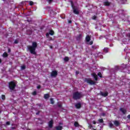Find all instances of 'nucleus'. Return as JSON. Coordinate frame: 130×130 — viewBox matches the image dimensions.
<instances>
[{
  "mask_svg": "<svg viewBox=\"0 0 130 130\" xmlns=\"http://www.w3.org/2000/svg\"><path fill=\"white\" fill-rule=\"evenodd\" d=\"M38 46V44L36 42H32L31 45L27 46V48L28 51L31 53V54H34V55H36V48Z\"/></svg>",
  "mask_w": 130,
  "mask_h": 130,
  "instance_id": "f257e3e1",
  "label": "nucleus"
},
{
  "mask_svg": "<svg viewBox=\"0 0 130 130\" xmlns=\"http://www.w3.org/2000/svg\"><path fill=\"white\" fill-rule=\"evenodd\" d=\"M16 86L17 84H16L14 81H11L9 82V88L10 91H14L15 89H16Z\"/></svg>",
  "mask_w": 130,
  "mask_h": 130,
  "instance_id": "f03ea898",
  "label": "nucleus"
},
{
  "mask_svg": "<svg viewBox=\"0 0 130 130\" xmlns=\"http://www.w3.org/2000/svg\"><path fill=\"white\" fill-rule=\"evenodd\" d=\"M73 98L74 100H79L82 98V94L79 91L75 92L73 93Z\"/></svg>",
  "mask_w": 130,
  "mask_h": 130,
  "instance_id": "7ed1b4c3",
  "label": "nucleus"
},
{
  "mask_svg": "<svg viewBox=\"0 0 130 130\" xmlns=\"http://www.w3.org/2000/svg\"><path fill=\"white\" fill-rule=\"evenodd\" d=\"M70 3L71 4V7L73 10V13L75 15H79V14H80V12L76 9H75V6H74V2H73V1H70Z\"/></svg>",
  "mask_w": 130,
  "mask_h": 130,
  "instance_id": "20e7f679",
  "label": "nucleus"
},
{
  "mask_svg": "<svg viewBox=\"0 0 130 130\" xmlns=\"http://www.w3.org/2000/svg\"><path fill=\"white\" fill-rule=\"evenodd\" d=\"M85 82L89 84L90 85H96V82L91 80V78H85Z\"/></svg>",
  "mask_w": 130,
  "mask_h": 130,
  "instance_id": "39448f33",
  "label": "nucleus"
},
{
  "mask_svg": "<svg viewBox=\"0 0 130 130\" xmlns=\"http://www.w3.org/2000/svg\"><path fill=\"white\" fill-rule=\"evenodd\" d=\"M48 126L50 128H52L53 127V120H51L48 122Z\"/></svg>",
  "mask_w": 130,
  "mask_h": 130,
  "instance_id": "423d86ee",
  "label": "nucleus"
},
{
  "mask_svg": "<svg viewBox=\"0 0 130 130\" xmlns=\"http://www.w3.org/2000/svg\"><path fill=\"white\" fill-rule=\"evenodd\" d=\"M51 76L52 77H54V78H55L56 76H57V71H53L51 73Z\"/></svg>",
  "mask_w": 130,
  "mask_h": 130,
  "instance_id": "0eeeda50",
  "label": "nucleus"
},
{
  "mask_svg": "<svg viewBox=\"0 0 130 130\" xmlns=\"http://www.w3.org/2000/svg\"><path fill=\"white\" fill-rule=\"evenodd\" d=\"M100 95H101V96H103V97H107V96H108V92H103L102 91H101Z\"/></svg>",
  "mask_w": 130,
  "mask_h": 130,
  "instance_id": "6e6552de",
  "label": "nucleus"
},
{
  "mask_svg": "<svg viewBox=\"0 0 130 130\" xmlns=\"http://www.w3.org/2000/svg\"><path fill=\"white\" fill-rule=\"evenodd\" d=\"M91 75L92 77L94 78L95 81H98V76H97V74H96V73H93Z\"/></svg>",
  "mask_w": 130,
  "mask_h": 130,
  "instance_id": "1a4fd4ad",
  "label": "nucleus"
},
{
  "mask_svg": "<svg viewBox=\"0 0 130 130\" xmlns=\"http://www.w3.org/2000/svg\"><path fill=\"white\" fill-rule=\"evenodd\" d=\"M75 107L77 109H80L82 107V104L78 103L75 105Z\"/></svg>",
  "mask_w": 130,
  "mask_h": 130,
  "instance_id": "9d476101",
  "label": "nucleus"
},
{
  "mask_svg": "<svg viewBox=\"0 0 130 130\" xmlns=\"http://www.w3.org/2000/svg\"><path fill=\"white\" fill-rule=\"evenodd\" d=\"M111 4V3L108 2V1H106L104 2V6L109 7L110 5Z\"/></svg>",
  "mask_w": 130,
  "mask_h": 130,
  "instance_id": "9b49d317",
  "label": "nucleus"
},
{
  "mask_svg": "<svg viewBox=\"0 0 130 130\" xmlns=\"http://www.w3.org/2000/svg\"><path fill=\"white\" fill-rule=\"evenodd\" d=\"M120 111H121L123 114L126 113V110L124 109L123 108H120Z\"/></svg>",
  "mask_w": 130,
  "mask_h": 130,
  "instance_id": "f8f14e48",
  "label": "nucleus"
},
{
  "mask_svg": "<svg viewBox=\"0 0 130 130\" xmlns=\"http://www.w3.org/2000/svg\"><path fill=\"white\" fill-rule=\"evenodd\" d=\"M85 40L86 42H89L90 40H91V37L89 35H87L85 38Z\"/></svg>",
  "mask_w": 130,
  "mask_h": 130,
  "instance_id": "ddd939ff",
  "label": "nucleus"
},
{
  "mask_svg": "<svg viewBox=\"0 0 130 130\" xmlns=\"http://www.w3.org/2000/svg\"><path fill=\"white\" fill-rule=\"evenodd\" d=\"M114 124L115 125V126H119V125L120 124L119 122L117 120H115L114 121Z\"/></svg>",
  "mask_w": 130,
  "mask_h": 130,
  "instance_id": "4468645a",
  "label": "nucleus"
},
{
  "mask_svg": "<svg viewBox=\"0 0 130 130\" xmlns=\"http://www.w3.org/2000/svg\"><path fill=\"white\" fill-rule=\"evenodd\" d=\"M56 130H61L62 129V126L60 125H58L55 127Z\"/></svg>",
  "mask_w": 130,
  "mask_h": 130,
  "instance_id": "2eb2a0df",
  "label": "nucleus"
},
{
  "mask_svg": "<svg viewBox=\"0 0 130 130\" xmlns=\"http://www.w3.org/2000/svg\"><path fill=\"white\" fill-rule=\"evenodd\" d=\"M49 34L50 35H51V36L54 35V31H53V30H50L49 31Z\"/></svg>",
  "mask_w": 130,
  "mask_h": 130,
  "instance_id": "dca6fc26",
  "label": "nucleus"
},
{
  "mask_svg": "<svg viewBox=\"0 0 130 130\" xmlns=\"http://www.w3.org/2000/svg\"><path fill=\"white\" fill-rule=\"evenodd\" d=\"M49 97H50V95L48 93H46L44 94V98H45V99H48Z\"/></svg>",
  "mask_w": 130,
  "mask_h": 130,
  "instance_id": "f3484780",
  "label": "nucleus"
},
{
  "mask_svg": "<svg viewBox=\"0 0 130 130\" xmlns=\"http://www.w3.org/2000/svg\"><path fill=\"white\" fill-rule=\"evenodd\" d=\"M8 53H7V52H4V53H3V57H8Z\"/></svg>",
  "mask_w": 130,
  "mask_h": 130,
  "instance_id": "a211bd4d",
  "label": "nucleus"
},
{
  "mask_svg": "<svg viewBox=\"0 0 130 130\" xmlns=\"http://www.w3.org/2000/svg\"><path fill=\"white\" fill-rule=\"evenodd\" d=\"M109 127H110V128H112V127H113V126H114L113 123H112V122H109Z\"/></svg>",
  "mask_w": 130,
  "mask_h": 130,
  "instance_id": "6ab92c4d",
  "label": "nucleus"
},
{
  "mask_svg": "<svg viewBox=\"0 0 130 130\" xmlns=\"http://www.w3.org/2000/svg\"><path fill=\"white\" fill-rule=\"evenodd\" d=\"M88 128L90 129H93V125H92V124H88Z\"/></svg>",
  "mask_w": 130,
  "mask_h": 130,
  "instance_id": "aec40b11",
  "label": "nucleus"
},
{
  "mask_svg": "<svg viewBox=\"0 0 130 130\" xmlns=\"http://www.w3.org/2000/svg\"><path fill=\"white\" fill-rule=\"evenodd\" d=\"M64 61H69V60H70V58H69V57L66 56L64 58Z\"/></svg>",
  "mask_w": 130,
  "mask_h": 130,
  "instance_id": "412c9836",
  "label": "nucleus"
},
{
  "mask_svg": "<svg viewBox=\"0 0 130 130\" xmlns=\"http://www.w3.org/2000/svg\"><path fill=\"white\" fill-rule=\"evenodd\" d=\"M98 121L100 122V123H103V122H104V120H103V119H99L98 120Z\"/></svg>",
  "mask_w": 130,
  "mask_h": 130,
  "instance_id": "4be33fe9",
  "label": "nucleus"
},
{
  "mask_svg": "<svg viewBox=\"0 0 130 130\" xmlns=\"http://www.w3.org/2000/svg\"><path fill=\"white\" fill-rule=\"evenodd\" d=\"M50 101L51 102V104H54V101H53V98H51L50 99Z\"/></svg>",
  "mask_w": 130,
  "mask_h": 130,
  "instance_id": "5701e85b",
  "label": "nucleus"
},
{
  "mask_svg": "<svg viewBox=\"0 0 130 130\" xmlns=\"http://www.w3.org/2000/svg\"><path fill=\"white\" fill-rule=\"evenodd\" d=\"M74 126H75V127H78V126H79V123H78V122H75Z\"/></svg>",
  "mask_w": 130,
  "mask_h": 130,
  "instance_id": "b1692460",
  "label": "nucleus"
},
{
  "mask_svg": "<svg viewBox=\"0 0 130 130\" xmlns=\"http://www.w3.org/2000/svg\"><path fill=\"white\" fill-rule=\"evenodd\" d=\"M104 52H105L106 53H107L108 52V48H105L104 49Z\"/></svg>",
  "mask_w": 130,
  "mask_h": 130,
  "instance_id": "393cba45",
  "label": "nucleus"
},
{
  "mask_svg": "<svg viewBox=\"0 0 130 130\" xmlns=\"http://www.w3.org/2000/svg\"><path fill=\"white\" fill-rule=\"evenodd\" d=\"M98 76H99L100 78H103L102 74L101 73V72H99L98 73Z\"/></svg>",
  "mask_w": 130,
  "mask_h": 130,
  "instance_id": "a878e982",
  "label": "nucleus"
},
{
  "mask_svg": "<svg viewBox=\"0 0 130 130\" xmlns=\"http://www.w3.org/2000/svg\"><path fill=\"white\" fill-rule=\"evenodd\" d=\"M48 40L49 41H52V40H53V39H52V37H49L48 38Z\"/></svg>",
  "mask_w": 130,
  "mask_h": 130,
  "instance_id": "bb28decb",
  "label": "nucleus"
},
{
  "mask_svg": "<svg viewBox=\"0 0 130 130\" xmlns=\"http://www.w3.org/2000/svg\"><path fill=\"white\" fill-rule=\"evenodd\" d=\"M2 100H6V95L2 94Z\"/></svg>",
  "mask_w": 130,
  "mask_h": 130,
  "instance_id": "cd10ccee",
  "label": "nucleus"
},
{
  "mask_svg": "<svg viewBox=\"0 0 130 130\" xmlns=\"http://www.w3.org/2000/svg\"><path fill=\"white\" fill-rule=\"evenodd\" d=\"M29 6H33V5H34V3L32 1H30L29 3Z\"/></svg>",
  "mask_w": 130,
  "mask_h": 130,
  "instance_id": "c85d7f7f",
  "label": "nucleus"
},
{
  "mask_svg": "<svg viewBox=\"0 0 130 130\" xmlns=\"http://www.w3.org/2000/svg\"><path fill=\"white\" fill-rule=\"evenodd\" d=\"M26 69V66L23 65L21 66V70H25Z\"/></svg>",
  "mask_w": 130,
  "mask_h": 130,
  "instance_id": "c756f323",
  "label": "nucleus"
},
{
  "mask_svg": "<svg viewBox=\"0 0 130 130\" xmlns=\"http://www.w3.org/2000/svg\"><path fill=\"white\" fill-rule=\"evenodd\" d=\"M32 94L34 95V96H35L36 95H37V92H36V91H34L32 93Z\"/></svg>",
  "mask_w": 130,
  "mask_h": 130,
  "instance_id": "7c9ffc66",
  "label": "nucleus"
},
{
  "mask_svg": "<svg viewBox=\"0 0 130 130\" xmlns=\"http://www.w3.org/2000/svg\"><path fill=\"white\" fill-rule=\"evenodd\" d=\"M92 20H96V19H97V16L94 15L93 16H92Z\"/></svg>",
  "mask_w": 130,
  "mask_h": 130,
  "instance_id": "2f4dec72",
  "label": "nucleus"
},
{
  "mask_svg": "<svg viewBox=\"0 0 130 130\" xmlns=\"http://www.w3.org/2000/svg\"><path fill=\"white\" fill-rule=\"evenodd\" d=\"M14 43V44H18V43H19V41L18 40H15Z\"/></svg>",
  "mask_w": 130,
  "mask_h": 130,
  "instance_id": "473e14b6",
  "label": "nucleus"
},
{
  "mask_svg": "<svg viewBox=\"0 0 130 130\" xmlns=\"http://www.w3.org/2000/svg\"><path fill=\"white\" fill-rule=\"evenodd\" d=\"M58 107L61 108V107H62V105L61 104H58Z\"/></svg>",
  "mask_w": 130,
  "mask_h": 130,
  "instance_id": "72a5a7b5",
  "label": "nucleus"
},
{
  "mask_svg": "<svg viewBox=\"0 0 130 130\" xmlns=\"http://www.w3.org/2000/svg\"><path fill=\"white\" fill-rule=\"evenodd\" d=\"M11 124V122L10 121L6 122V125H10Z\"/></svg>",
  "mask_w": 130,
  "mask_h": 130,
  "instance_id": "f704fd0d",
  "label": "nucleus"
},
{
  "mask_svg": "<svg viewBox=\"0 0 130 130\" xmlns=\"http://www.w3.org/2000/svg\"><path fill=\"white\" fill-rule=\"evenodd\" d=\"M49 33H47L46 34V37H47V38H48V37H49Z\"/></svg>",
  "mask_w": 130,
  "mask_h": 130,
  "instance_id": "c9c22d12",
  "label": "nucleus"
},
{
  "mask_svg": "<svg viewBox=\"0 0 130 130\" xmlns=\"http://www.w3.org/2000/svg\"><path fill=\"white\" fill-rule=\"evenodd\" d=\"M76 75H79L80 74V72H79V71H77L76 72Z\"/></svg>",
  "mask_w": 130,
  "mask_h": 130,
  "instance_id": "e433bc0d",
  "label": "nucleus"
},
{
  "mask_svg": "<svg viewBox=\"0 0 130 130\" xmlns=\"http://www.w3.org/2000/svg\"><path fill=\"white\" fill-rule=\"evenodd\" d=\"M40 113V111H38L37 113H36V115H39V114Z\"/></svg>",
  "mask_w": 130,
  "mask_h": 130,
  "instance_id": "4c0bfd02",
  "label": "nucleus"
},
{
  "mask_svg": "<svg viewBox=\"0 0 130 130\" xmlns=\"http://www.w3.org/2000/svg\"><path fill=\"white\" fill-rule=\"evenodd\" d=\"M41 88V86L40 85L37 86V89H40Z\"/></svg>",
  "mask_w": 130,
  "mask_h": 130,
  "instance_id": "58836bf2",
  "label": "nucleus"
},
{
  "mask_svg": "<svg viewBox=\"0 0 130 130\" xmlns=\"http://www.w3.org/2000/svg\"><path fill=\"white\" fill-rule=\"evenodd\" d=\"M92 44H93V41H91L89 42V45H92Z\"/></svg>",
  "mask_w": 130,
  "mask_h": 130,
  "instance_id": "ea45409f",
  "label": "nucleus"
},
{
  "mask_svg": "<svg viewBox=\"0 0 130 130\" xmlns=\"http://www.w3.org/2000/svg\"><path fill=\"white\" fill-rule=\"evenodd\" d=\"M92 48H93V49H96V48L95 46H92Z\"/></svg>",
  "mask_w": 130,
  "mask_h": 130,
  "instance_id": "a19ab883",
  "label": "nucleus"
},
{
  "mask_svg": "<svg viewBox=\"0 0 130 130\" xmlns=\"http://www.w3.org/2000/svg\"><path fill=\"white\" fill-rule=\"evenodd\" d=\"M11 129H16V127H11Z\"/></svg>",
  "mask_w": 130,
  "mask_h": 130,
  "instance_id": "79ce46f5",
  "label": "nucleus"
},
{
  "mask_svg": "<svg viewBox=\"0 0 130 130\" xmlns=\"http://www.w3.org/2000/svg\"><path fill=\"white\" fill-rule=\"evenodd\" d=\"M127 37H128L129 38H130V34H127Z\"/></svg>",
  "mask_w": 130,
  "mask_h": 130,
  "instance_id": "37998d69",
  "label": "nucleus"
},
{
  "mask_svg": "<svg viewBox=\"0 0 130 130\" xmlns=\"http://www.w3.org/2000/svg\"><path fill=\"white\" fill-rule=\"evenodd\" d=\"M53 0H48V2H49V4H50V3H52V1H53Z\"/></svg>",
  "mask_w": 130,
  "mask_h": 130,
  "instance_id": "c03bdc74",
  "label": "nucleus"
},
{
  "mask_svg": "<svg viewBox=\"0 0 130 130\" xmlns=\"http://www.w3.org/2000/svg\"><path fill=\"white\" fill-rule=\"evenodd\" d=\"M68 23H69V24H72V20H69V21H68Z\"/></svg>",
  "mask_w": 130,
  "mask_h": 130,
  "instance_id": "a18cd8bd",
  "label": "nucleus"
},
{
  "mask_svg": "<svg viewBox=\"0 0 130 130\" xmlns=\"http://www.w3.org/2000/svg\"><path fill=\"white\" fill-rule=\"evenodd\" d=\"M127 118H128V119H130V115H128Z\"/></svg>",
  "mask_w": 130,
  "mask_h": 130,
  "instance_id": "49530a36",
  "label": "nucleus"
},
{
  "mask_svg": "<svg viewBox=\"0 0 130 130\" xmlns=\"http://www.w3.org/2000/svg\"><path fill=\"white\" fill-rule=\"evenodd\" d=\"M115 69H116V70H118V66H116L115 67Z\"/></svg>",
  "mask_w": 130,
  "mask_h": 130,
  "instance_id": "de8ad7c7",
  "label": "nucleus"
},
{
  "mask_svg": "<svg viewBox=\"0 0 130 130\" xmlns=\"http://www.w3.org/2000/svg\"><path fill=\"white\" fill-rule=\"evenodd\" d=\"M93 124H96V121H93Z\"/></svg>",
  "mask_w": 130,
  "mask_h": 130,
  "instance_id": "09e8293b",
  "label": "nucleus"
},
{
  "mask_svg": "<svg viewBox=\"0 0 130 130\" xmlns=\"http://www.w3.org/2000/svg\"><path fill=\"white\" fill-rule=\"evenodd\" d=\"M50 48L52 49V48H53V47H52V46H50Z\"/></svg>",
  "mask_w": 130,
  "mask_h": 130,
  "instance_id": "8fccbe9b",
  "label": "nucleus"
},
{
  "mask_svg": "<svg viewBox=\"0 0 130 130\" xmlns=\"http://www.w3.org/2000/svg\"><path fill=\"white\" fill-rule=\"evenodd\" d=\"M11 51V49H8V52H10Z\"/></svg>",
  "mask_w": 130,
  "mask_h": 130,
  "instance_id": "3c124183",
  "label": "nucleus"
},
{
  "mask_svg": "<svg viewBox=\"0 0 130 130\" xmlns=\"http://www.w3.org/2000/svg\"><path fill=\"white\" fill-rule=\"evenodd\" d=\"M2 63V59H0V63Z\"/></svg>",
  "mask_w": 130,
  "mask_h": 130,
  "instance_id": "603ef678",
  "label": "nucleus"
},
{
  "mask_svg": "<svg viewBox=\"0 0 130 130\" xmlns=\"http://www.w3.org/2000/svg\"><path fill=\"white\" fill-rule=\"evenodd\" d=\"M38 106H40V107L41 106V104H38Z\"/></svg>",
  "mask_w": 130,
  "mask_h": 130,
  "instance_id": "864d4df0",
  "label": "nucleus"
},
{
  "mask_svg": "<svg viewBox=\"0 0 130 130\" xmlns=\"http://www.w3.org/2000/svg\"><path fill=\"white\" fill-rule=\"evenodd\" d=\"M103 116H104V115H105V114L103 113Z\"/></svg>",
  "mask_w": 130,
  "mask_h": 130,
  "instance_id": "5fc2aeb1",
  "label": "nucleus"
},
{
  "mask_svg": "<svg viewBox=\"0 0 130 130\" xmlns=\"http://www.w3.org/2000/svg\"><path fill=\"white\" fill-rule=\"evenodd\" d=\"M93 130H96V129H93Z\"/></svg>",
  "mask_w": 130,
  "mask_h": 130,
  "instance_id": "6e6d98bb",
  "label": "nucleus"
},
{
  "mask_svg": "<svg viewBox=\"0 0 130 130\" xmlns=\"http://www.w3.org/2000/svg\"><path fill=\"white\" fill-rule=\"evenodd\" d=\"M3 1H4V2H5V1H6V0H3Z\"/></svg>",
  "mask_w": 130,
  "mask_h": 130,
  "instance_id": "4d7b16f0",
  "label": "nucleus"
},
{
  "mask_svg": "<svg viewBox=\"0 0 130 130\" xmlns=\"http://www.w3.org/2000/svg\"><path fill=\"white\" fill-rule=\"evenodd\" d=\"M79 36H81V35H79Z\"/></svg>",
  "mask_w": 130,
  "mask_h": 130,
  "instance_id": "13d9d810",
  "label": "nucleus"
}]
</instances>
